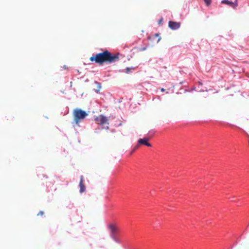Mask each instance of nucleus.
<instances>
[{"label": "nucleus", "mask_w": 249, "mask_h": 249, "mask_svg": "<svg viewBox=\"0 0 249 249\" xmlns=\"http://www.w3.org/2000/svg\"><path fill=\"white\" fill-rule=\"evenodd\" d=\"M92 62L95 61L96 63L102 64L104 63L111 64L119 60L118 54H112L107 50L102 53H97L90 58Z\"/></svg>", "instance_id": "1"}, {"label": "nucleus", "mask_w": 249, "mask_h": 249, "mask_svg": "<svg viewBox=\"0 0 249 249\" xmlns=\"http://www.w3.org/2000/svg\"><path fill=\"white\" fill-rule=\"evenodd\" d=\"M88 113L81 109H75L73 111L74 120L75 124L79 125L80 122L84 119L87 116Z\"/></svg>", "instance_id": "2"}, {"label": "nucleus", "mask_w": 249, "mask_h": 249, "mask_svg": "<svg viewBox=\"0 0 249 249\" xmlns=\"http://www.w3.org/2000/svg\"><path fill=\"white\" fill-rule=\"evenodd\" d=\"M108 229L109 231L110 236L112 239L116 243H120V241L117 236L119 233V230L114 224H109L108 225Z\"/></svg>", "instance_id": "3"}, {"label": "nucleus", "mask_w": 249, "mask_h": 249, "mask_svg": "<svg viewBox=\"0 0 249 249\" xmlns=\"http://www.w3.org/2000/svg\"><path fill=\"white\" fill-rule=\"evenodd\" d=\"M94 120L97 124L101 125L106 124H108V123H107V118L103 115H100L99 116L96 117Z\"/></svg>", "instance_id": "4"}, {"label": "nucleus", "mask_w": 249, "mask_h": 249, "mask_svg": "<svg viewBox=\"0 0 249 249\" xmlns=\"http://www.w3.org/2000/svg\"><path fill=\"white\" fill-rule=\"evenodd\" d=\"M168 25L172 30H175L179 28L180 26V23L179 22L173 21H169L168 22Z\"/></svg>", "instance_id": "5"}, {"label": "nucleus", "mask_w": 249, "mask_h": 249, "mask_svg": "<svg viewBox=\"0 0 249 249\" xmlns=\"http://www.w3.org/2000/svg\"><path fill=\"white\" fill-rule=\"evenodd\" d=\"M139 144L145 145L148 147H151L152 145L148 142V140L147 138H143V139H140L138 141Z\"/></svg>", "instance_id": "6"}, {"label": "nucleus", "mask_w": 249, "mask_h": 249, "mask_svg": "<svg viewBox=\"0 0 249 249\" xmlns=\"http://www.w3.org/2000/svg\"><path fill=\"white\" fill-rule=\"evenodd\" d=\"M221 3L227 4L233 8H236L237 6V3L236 2H233L229 0H222Z\"/></svg>", "instance_id": "7"}, {"label": "nucleus", "mask_w": 249, "mask_h": 249, "mask_svg": "<svg viewBox=\"0 0 249 249\" xmlns=\"http://www.w3.org/2000/svg\"><path fill=\"white\" fill-rule=\"evenodd\" d=\"M83 182H84V177L83 176H81L80 181L79 185V187H80L79 192L80 193H82L86 191V187L83 183Z\"/></svg>", "instance_id": "8"}, {"label": "nucleus", "mask_w": 249, "mask_h": 249, "mask_svg": "<svg viewBox=\"0 0 249 249\" xmlns=\"http://www.w3.org/2000/svg\"><path fill=\"white\" fill-rule=\"evenodd\" d=\"M136 69V68L135 67H127L125 68V72L126 73H129L130 72H131L132 71H134Z\"/></svg>", "instance_id": "9"}, {"label": "nucleus", "mask_w": 249, "mask_h": 249, "mask_svg": "<svg viewBox=\"0 0 249 249\" xmlns=\"http://www.w3.org/2000/svg\"><path fill=\"white\" fill-rule=\"evenodd\" d=\"M203 0L207 6H209L211 4V2H212L211 0Z\"/></svg>", "instance_id": "10"}, {"label": "nucleus", "mask_w": 249, "mask_h": 249, "mask_svg": "<svg viewBox=\"0 0 249 249\" xmlns=\"http://www.w3.org/2000/svg\"><path fill=\"white\" fill-rule=\"evenodd\" d=\"M43 214H44V212H43V211H40L38 213V214H37V215H43Z\"/></svg>", "instance_id": "11"}, {"label": "nucleus", "mask_w": 249, "mask_h": 249, "mask_svg": "<svg viewBox=\"0 0 249 249\" xmlns=\"http://www.w3.org/2000/svg\"><path fill=\"white\" fill-rule=\"evenodd\" d=\"M155 131L154 130H151L149 132V133H152V134H154Z\"/></svg>", "instance_id": "12"}, {"label": "nucleus", "mask_w": 249, "mask_h": 249, "mask_svg": "<svg viewBox=\"0 0 249 249\" xmlns=\"http://www.w3.org/2000/svg\"><path fill=\"white\" fill-rule=\"evenodd\" d=\"M164 90H165V89L163 88L161 89V91H164Z\"/></svg>", "instance_id": "13"}, {"label": "nucleus", "mask_w": 249, "mask_h": 249, "mask_svg": "<svg viewBox=\"0 0 249 249\" xmlns=\"http://www.w3.org/2000/svg\"><path fill=\"white\" fill-rule=\"evenodd\" d=\"M160 40V38L159 37V39H158V42Z\"/></svg>", "instance_id": "14"}, {"label": "nucleus", "mask_w": 249, "mask_h": 249, "mask_svg": "<svg viewBox=\"0 0 249 249\" xmlns=\"http://www.w3.org/2000/svg\"><path fill=\"white\" fill-rule=\"evenodd\" d=\"M159 36L158 34H155V36Z\"/></svg>", "instance_id": "15"}, {"label": "nucleus", "mask_w": 249, "mask_h": 249, "mask_svg": "<svg viewBox=\"0 0 249 249\" xmlns=\"http://www.w3.org/2000/svg\"><path fill=\"white\" fill-rule=\"evenodd\" d=\"M108 126H107V129H108Z\"/></svg>", "instance_id": "16"}]
</instances>
